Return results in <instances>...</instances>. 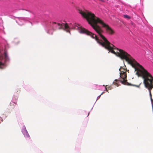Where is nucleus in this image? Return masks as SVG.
<instances>
[{
    "label": "nucleus",
    "instance_id": "obj_3",
    "mask_svg": "<svg viewBox=\"0 0 153 153\" xmlns=\"http://www.w3.org/2000/svg\"><path fill=\"white\" fill-rule=\"evenodd\" d=\"M123 70H124L123 71H120V79H115L113 82V84L118 86V85L117 82L119 81L124 85H131L130 84H129L127 82V80L126 79L127 76L126 73L127 71H125L124 69H123Z\"/></svg>",
    "mask_w": 153,
    "mask_h": 153
},
{
    "label": "nucleus",
    "instance_id": "obj_4",
    "mask_svg": "<svg viewBox=\"0 0 153 153\" xmlns=\"http://www.w3.org/2000/svg\"><path fill=\"white\" fill-rule=\"evenodd\" d=\"M10 59L5 51L4 53L0 52V68L3 69L7 66V63L9 62Z\"/></svg>",
    "mask_w": 153,
    "mask_h": 153
},
{
    "label": "nucleus",
    "instance_id": "obj_7",
    "mask_svg": "<svg viewBox=\"0 0 153 153\" xmlns=\"http://www.w3.org/2000/svg\"><path fill=\"white\" fill-rule=\"evenodd\" d=\"M57 25H58V26H59V30L64 29V28H63L62 24H60V23H57Z\"/></svg>",
    "mask_w": 153,
    "mask_h": 153
},
{
    "label": "nucleus",
    "instance_id": "obj_1",
    "mask_svg": "<svg viewBox=\"0 0 153 153\" xmlns=\"http://www.w3.org/2000/svg\"><path fill=\"white\" fill-rule=\"evenodd\" d=\"M79 13L86 19L88 24L99 34L102 40L99 39L96 35L83 28L79 27V25L78 24H75L74 25L75 29H78L80 33L85 34L95 39L97 42L102 47L109 50L111 53L121 59H125L126 62L128 61L129 58L131 57L130 55L123 50L116 48L113 44H111L105 36L102 34L103 31L101 27L97 25L98 22L94 14L87 11L84 12L81 10H79Z\"/></svg>",
    "mask_w": 153,
    "mask_h": 153
},
{
    "label": "nucleus",
    "instance_id": "obj_5",
    "mask_svg": "<svg viewBox=\"0 0 153 153\" xmlns=\"http://www.w3.org/2000/svg\"><path fill=\"white\" fill-rule=\"evenodd\" d=\"M98 23L101 24L102 27L106 29V30L107 33L110 35H112L114 33V31L108 25L105 23L101 20L96 16Z\"/></svg>",
    "mask_w": 153,
    "mask_h": 153
},
{
    "label": "nucleus",
    "instance_id": "obj_11",
    "mask_svg": "<svg viewBox=\"0 0 153 153\" xmlns=\"http://www.w3.org/2000/svg\"><path fill=\"white\" fill-rule=\"evenodd\" d=\"M151 96V94L150 95ZM151 102H152V105L153 104V100H152V97H151Z\"/></svg>",
    "mask_w": 153,
    "mask_h": 153
},
{
    "label": "nucleus",
    "instance_id": "obj_12",
    "mask_svg": "<svg viewBox=\"0 0 153 153\" xmlns=\"http://www.w3.org/2000/svg\"><path fill=\"white\" fill-rule=\"evenodd\" d=\"M13 101V102L15 103V104H17V102H15L14 101V98H13V100H12Z\"/></svg>",
    "mask_w": 153,
    "mask_h": 153
},
{
    "label": "nucleus",
    "instance_id": "obj_18",
    "mask_svg": "<svg viewBox=\"0 0 153 153\" xmlns=\"http://www.w3.org/2000/svg\"><path fill=\"white\" fill-rule=\"evenodd\" d=\"M53 33H51V34H53Z\"/></svg>",
    "mask_w": 153,
    "mask_h": 153
},
{
    "label": "nucleus",
    "instance_id": "obj_15",
    "mask_svg": "<svg viewBox=\"0 0 153 153\" xmlns=\"http://www.w3.org/2000/svg\"><path fill=\"white\" fill-rule=\"evenodd\" d=\"M103 93H104V92H102V94H101L100 95L99 97H100L101 96V95H102V94Z\"/></svg>",
    "mask_w": 153,
    "mask_h": 153
},
{
    "label": "nucleus",
    "instance_id": "obj_19",
    "mask_svg": "<svg viewBox=\"0 0 153 153\" xmlns=\"http://www.w3.org/2000/svg\"><path fill=\"white\" fill-rule=\"evenodd\" d=\"M53 23H54V24H56V22H54Z\"/></svg>",
    "mask_w": 153,
    "mask_h": 153
},
{
    "label": "nucleus",
    "instance_id": "obj_2",
    "mask_svg": "<svg viewBox=\"0 0 153 153\" xmlns=\"http://www.w3.org/2000/svg\"><path fill=\"white\" fill-rule=\"evenodd\" d=\"M127 62L134 68L136 71V74L143 79L145 86L149 89L150 95H151V90L153 88V77L131 56Z\"/></svg>",
    "mask_w": 153,
    "mask_h": 153
},
{
    "label": "nucleus",
    "instance_id": "obj_6",
    "mask_svg": "<svg viewBox=\"0 0 153 153\" xmlns=\"http://www.w3.org/2000/svg\"><path fill=\"white\" fill-rule=\"evenodd\" d=\"M65 28L66 29V30L67 32H70L69 27L67 23L65 24L64 25Z\"/></svg>",
    "mask_w": 153,
    "mask_h": 153
},
{
    "label": "nucleus",
    "instance_id": "obj_16",
    "mask_svg": "<svg viewBox=\"0 0 153 153\" xmlns=\"http://www.w3.org/2000/svg\"><path fill=\"white\" fill-rule=\"evenodd\" d=\"M107 50H108V49H107ZM108 50V51H109V52H108V53H109V52H111V51H110L109 50Z\"/></svg>",
    "mask_w": 153,
    "mask_h": 153
},
{
    "label": "nucleus",
    "instance_id": "obj_9",
    "mask_svg": "<svg viewBox=\"0 0 153 153\" xmlns=\"http://www.w3.org/2000/svg\"><path fill=\"white\" fill-rule=\"evenodd\" d=\"M123 16L126 19H130V17L127 15H124Z\"/></svg>",
    "mask_w": 153,
    "mask_h": 153
},
{
    "label": "nucleus",
    "instance_id": "obj_13",
    "mask_svg": "<svg viewBox=\"0 0 153 153\" xmlns=\"http://www.w3.org/2000/svg\"><path fill=\"white\" fill-rule=\"evenodd\" d=\"M26 136L27 137H28L29 136V135L28 134H27L26 135Z\"/></svg>",
    "mask_w": 153,
    "mask_h": 153
},
{
    "label": "nucleus",
    "instance_id": "obj_8",
    "mask_svg": "<svg viewBox=\"0 0 153 153\" xmlns=\"http://www.w3.org/2000/svg\"><path fill=\"white\" fill-rule=\"evenodd\" d=\"M111 86L106 85L105 87V89L106 91L108 92V90H110L111 89Z\"/></svg>",
    "mask_w": 153,
    "mask_h": 153
},
{
    "label": "nucleus",
    "instance_id": "obj_14",
    "mask_svg": "<svg viewBox=\"0 0 153 153\" xmlns=\"http://www.w3.org/2000/svg\"><path fill=\"white\" fill-rule=\"evenodd\" d=\"M47 33H49V34H50L51 33L50 32V31H49V30H48Z\"/></svg>",
    "mask_w": 153,
    "mask_h": 153
},
{
    "label": "nucleus",
    "instance_id": "obj_10",
    "mask_svg": "<svg viewBox=\"0 0 153 153\" xmlns=\"http://www.w3.org/2000/svg\"><path fill=\"white\" fill-rule=\"evenodd\" d=\"M123 69H124L125 71H129V70H128V71H127V70L126 69H125L124 68H123L122 67H121L119 69V71L120 72V71H124V70Z\"/></svg>",
    "mask_w": 153,
    "mask_h": 153
},
{
    "label": "nucleus",
    "instance_id": "obj_17",
    "mask_svg": "<svg viewBox=\"0 0 153 153\" xmlns=\"http://www.w3.org/2000/svg\"><path fill=\"white\" fill-rule=\"evenodd\" d=\"M25 131V132H26L27 133V131Z\"/></svg>",
    "mask_w": 153,
    "mask_h": 153
}]
</instances>
